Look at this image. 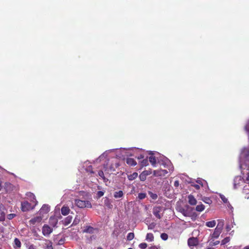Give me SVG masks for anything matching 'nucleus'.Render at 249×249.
Masks as SVG:
<instances>
[{
  "label": "nucleus",
  "mask_w": 249,
  "mask_h": 249,
  "mask_svg": "<svg viewBox=\"0 0 249 249\" xmlns=\"http://www.w3.org/2000/svg\"><path fill=\"white\" fill-rule=\"evenodd\" d=\"M223 225L224 222L223 221H220L218 223L213 233L211 235L212 238H217L219 237L220 234L222 232Z\"/></svg>",
  "instance_id": "1"
},
{
  "label": "nucleus",
  "mask_w": 249,
  "mask_h": 249,
  "mask_svg": "<svg viewBox=\"0 0 249 249\" xmlns=\"http://www.w3.org/2000/svg\"><path fill=\"white\" fill-rule=\"evenodd\" d=\"M75 205L79 208H91V204L89 201H84L80 199L75 200Z\"/></svg>",
  "instance_id": "2"
},
{
  "label": "nucleus",
  "mask_w": 249,
  "mask_h": 249,
  "mask_svg": "<svg viewBox=\"0 0 249 249\" xmlns=\"http://www.w3.org/2000/svg\"><path fill=\"white\" fill-rule=\"evenodd\" d=\"M168 173V171L166 170L160 169L157 170H154L153 171V175L155 177H164Z\"/></svg>",
  "instance_id": "3"
},
{
  "label": "nucleus",
  "mask_w": 249,
  "mask_h": 249,
  "mask_svg": "<svg viewBox=\"0 0 249 249\" xmlns=\"http://www.w3.org/2000/svg\"><path fill=\"white\" fill-rule=\"evenodd\" d=\"M243 183H244V180L241 176L236 177L234 179V188L237 189Z\"/></svg>",
  "instance_id": "4"
},
{
  "label": "nucleus",
  "mask_w": 249,
  "mask_h": 249,
  "mask_svg": "<svg viewBox=\"0 0 249 249\" xmlns=\"http://www.w3.org/2000/svg\"><path fill=\"white\" fill-rule=\"evenodd\" d=\"M152 173L151 169L148 170H145L143 171L139 176L140 180L142 181H144L146 179V177Z\"/></svg>",
  "instance_id": "5"
},
{
  "label": "nucleus",
  "mask_w": 249,
  "mask_h": 249,
  "mask_svg": "<svg viewBox=\"0 0 249 249\" xmlns=\"http://www.w3.org/2000/svg\"><path fill=\"white\" fill-rule=\"evenodd\" d=\"M53 231V229L48 225H44L42 228V233L44 235H49Z\"/></svg>",
  "instance_id": "6"
},
{
  "label": "nucleus",
  "mask_w": 249,
  "mask_h": 249,
  "mask_svg": "<svg viewBox=\"0 0 249 249\" xmlns=\"http://www.w3.org/2000/svg\"><path fill=\"white\" fill-rule=\"evenodd\" d=\"M32 209L31 204L27 201L23 202L21 203V210L23 212L28 211Z\"/></svg>",
  "instance_id": "7"
},
{
  "label": "nucleus",
  "mask_w": 249,
  "mask_h": 249,
  "mask_svg": "<svg viewBox=\"0 0 249 249\" xmlns=\"http://www.w3.org/2000/svg\"><path fill=\"white\" fill-rule=\"evenodd\" d=\"M161 210V208L160 206L155 207L153 209V213L154 215L159 219L161 218V216L160 214Z\"/></svg>",
  "instance_id": "8"
},
{
  "label": "nucleus",
  "mask_w": 249,
  "mask_h": 249,
  "mask_svg": "<svg viewBox=\"0 0 249 249\" xmlns=\"http://www.w3.org/2000/svg\"><path fill=\"white\" fill-rule=\"evenodd\" d=\"M42 219V217L40 216H37L30 220V223L33 225L40 223Z\"/></svg>",
  "instance_id": "9"
},
{
  "label": "nucleus",
  "mask_w": 249,
  "mask_h": 249,
  "mask_svg": "<svg viewBox=\"0 0 249 249\" xmlns=\"http://www.w3.org/2000/svg\"><path fill=\"white\" fill-rule=\"evenodd\" d=\"M188 202L190 205H195L196 204V202H197L196 200L193 195H189L188 196Z\"/></svg>",
  "instance_id": "10"
},
{
  "label": "nucleus",
  "mask_w": 249,
  "mask_h": 249,
  "mask_svg": "<svg viewBox=\"0 0 249 249\" xmlns=\"http://www.w3.org/2000/svg\"><path fill=\"white\" fill-rule=\"evenodd\" d=\"M197 241L196 238L191 237L188 240V244L190 246H194L197 245Z\"/></svg>",
  "instance_id": "11"
},
{
  "label": "nucleus",
  "mask_w": 249,
  "mask_h": 249,
  "mask_svg": "<svg viewBox=\"0 0 249 249\" xmlns=\"http://www.w3.org/2000/svg\"><path fill=\"white\" fill-rule=\"evenodd\" d=\"M249 156V149L244 148L241 152V158H247Z\"/></svg>",
  "instance_id": "12"
},
{
  "label": "nucleus",
  "mask_w": 249,
  "mask_h": 249,
  "mask_svg": "<svg viewBox=\"0 0 249 249\" xmlns=\"http://www.w3.org/2000/svg\"><path fill=\"white\" fill-rule=\"evenodd\" d=\"M61 212L63 215H67L70 213V209L69 207L63 206L61 209Z\"/></svg>",
  "instance_id": "13"
},
{
  "label": "nucleus",
  "mask_w": 249,
  "mask_h": 249,
  "mask_svg": "<svg viewBox=\"0 0 249 249\" xmlns=\"http://www.w3.org/2000/svg\"><path fill=\"white\" fill-rule=\"evenodd\" d=\"M243 193L245 194V198H249V185H246L244 186Z\"/></svg>",
  "instance_id": "14"
},
{
  "label": "nucleus",
  "mask_w": 249,
  "mask_h": 249,
  "mask_svg": "<svg viewBox=\"0 0 249 249\" xmlns=\"http://www.w3.org/2000/svg\"><path fill=\"white\" fill-rule=\"evenodd\" d=\"M72 220V217L71 215H69L66 217L64 220H63L62 222H63V224L65 226H67L69 224L71 223Z\"/></svg>",
  "instance_id": "15"
},
{
  "label": "nucleus",
  "mask_w": 249,
  "mask_h": 249,
  "mask_svg": "<svg viewBox=\"0 0 249 249\" xmlns=\"http://www.w3.org/2000/svg\"><path fill=\"white\" fill-rule=\"evenodd\" d=\"M94 230L95 229L91 226H86L83 230V232L93 233Z\"/></svg>",
  "instance_id": "16"
},
{
  "label": "nucleus",
  "mask_w": 249,
  "mask_h": 249,
  "mask_svg": "<svg viewBox=\"0 0 249 249\" xmlns=\"http://www.w3.org/2000/svg\"><path fill=\"white\" fill-rule=\"evenodd\" d=\"M57 222L58 220L55 217H51L49 219V223L53 227H55L56 226V225L57 223Z\"/></svg>",
  "instance_id": "17"
},
{
  "label": "nucleus",
  "mask_w": 249,
  "mask_h": 249,
  "mask_svg": "<svg viewBox=\"0 0 249 249\" xmlns=\"http://www.w3.org/2000/svg\"><path fill=\"white\" fill-rule=\"evenodd\" d=\"M126 162L130 166H135L137 164L136 161L132 158H127L126 160Z\"/></svg>",
  "instance_id": "18"
},
{
  "label": "nucleus",
  "mask_w": 249,
  "mask_h": 249,
  "mask_svg": "<svg viewBox=\"0 0 249 249\" xmlns=\"http://www.w3.org/2000/svg\"><path fill=\"white\" fill-rule=\"evenodd\" d=\"M124 196V193L122 191H119L118 192H115L114 194V197L115 198H119L123 197Z\"/></svg>",
  "instance_id": "19"
},
{
  "label": "nucleus",
  "mask_w": 249,
  "mask_h": 249,
  "mask_svg": "<svg viewBox=\"0 0 249 249\" xmlns=\"http://www.w3.org/2000/svg\"><path fill=\"white\" fill-rule=\"evenodd\" d=\"M138 175L137 173L134 172L133 174L128 175L127 178L129 180H133L137 178Z\"/></svg>",
  "instance_id": "20"
},
{
  "label": "nucleus",
  "mask_w": 249,
  "mask_h": 249,
  "mask_svg": "<svg viewBox=\"0 0 249 249\" xmlns=\"http://www.w3.org/2000/svg\"><path fill=\"white\" fill-rule=\"evenodd\" d=\"M216 224V222L215 220H213L211 221L207 222L206 223V225L210 228H213L215 226Z\"/></svg>",
  "instance_id": "21"
},
{
  "label": "nucleus",
  "mask_w": 249,
  "mask_h": 249,
  "mask_svg": "<svg viewBox=\"0 0 249 249\" xmlns=\"http://www.w3.org/2000/svg\"><path fill=\"white\" fill-rule=\"evenodd\" d=\"M80 221V217L78 215H76L73 221L72 224H71L72 226H75L79 223Z\"/></svg>",
  "instance_id": "22"
},
{
  "label": "nucleus",
  "mask_w": 249,
  "mask_h": 249,
  "mask_svg": "<svg viewBox=\"0 0 249 249\" xmlns=\"http://www.w3.org/2000/svg\"><path fill=\"white\" fill-rule=\"evenodd\" d=\"M141 168L147 166L148 164V161L147 159H144L140 162Z\"/></svg>",
  "instance_id": "23"
},
{
  "label": "nucleus",
  "mask_w": 249,
  "mask_h": 249,
  "mask_svg": "<svg viewBox=\"0 0 249 249\" xmlns=\"http://www.w3.org/2000/svg\"><path fill=\"white\" fill-rule=\"evenodd\" d=\"M146 239L149 241H152L154 240L153 234L151 233H148L146 235Z\"/></svg>",
  "instance_id": "24"
},
{
  "label": "nucleus",
  "mask_w": 249,
  "mask_h": 249,
  "mask_svg": "<svg viewBox=\"0 0 249 249\" xmlns=\"http://www.w3.org/2000/svg\"><path fill=\"white\" fill-rule=\"evenodd\" d=\"M149 160L150 162L152 164V165L155 166L156 163V160L155 157L150 156L149 158Z\"/></svg>",
  "instance_id": "25"
},
{
  "label": "nucleus",
  "mask_w": 249,
  "mask_h": 249,
  "mask_svg": "<svg viewBox=\"0 0 249 249\" xmlns=\"http://www.w3.org/2000/svg\"><path fill=\"white\" fill-rule=\"evenodd\" d=\"M205 206L203 204H200L198 205L196 208V211L198 212H202L203 210H204Z\"/></svg>",
  "instance_id": "26"
},
{
  "label": "nucleus",
  "mask_w": 249,
  "mask_h": 249,
  "mask_svg": "<svg viewBox=\"0 0 249 249\" xmlns=\"http://www.w3.org/2000/svg\"><path fill=\"white\" fill-rule=\"evenodd\" d=\"M14 243L17 247L20 248L21 247V242L17 238L14 240Z\"/></svg>",
  "instance_id": "27"
},
{
  "label": "nucleus",
  "mask_w": 249,
  "mask_h": 249,
  "mask_svg": "<svg viewBox=\"0 0 249 249\" xmlns=\"http://www.w3.org/2000/svg\"><path fill=\"white\" fill-rule=\"evenodd\" d=\"M134 238V233L133 232H130L127 236V240L128 241L132 240Z\"/></svg>",
  "instance_id": "28"
},
{
  "label": "nucleus",
  "mask_w": 249,
  "mask_h": 249,
  "mask_svg": "<svg viewBox=\"0 0 249 249\" xmlns=\"http://www.w3.org/2000/svg\"><path fill=\"white\" fill-rule=\"evenodd\" d=\"M203 201L205 203L208 204H211L212 203V200L209 197H204L203 199Z\"/></svg>",
  "instance_id": "29"
},
{
  "label": "nucleus",
  "mask_w": 249,
  "mask_h": 249,
  "mask_svg": "<svg viewBox=\"0 0 249 249\" xmlns=\"http://www.w3.org/2000/svg\"><path fill=\"white\" fill-rule=\"evenodd\" d=\"M148 194L153 199H156L158 198V196L156 194L153 193L150 191L148 192Z\"/></svg>",
  "instance_id": "30"
},
{
  "label": "nucleus",
  "mask_w": 249,
  "mask_h": 249,
  "mask_svg": "<svg viewBox=\"0 0 249 249\" xmlns=\"http://www.w3.org/2000/svg\"><path fill=\"white\" fill-rule=\"evenodd\" d=\"M146 196V194L145 193H139L138 194V198L140 199H143L145 198Z\"/></svg>",
  "instance_id": "31"
},
{
  "label": "nucleus",
  "mask_w": 249,
  "mask_h": 249,
  "mask_svg": "<svg viewBox=\"0 0 249 249\" xmlns=\"http://www.w3.org/2000/svg\"><path fill=\"white\" fill-rule=\"evenodd\" d=\"M160 237L163 240H166L168 239V236L165 233H162L160 235Z\"/></svg>",
  "instance_id": "32"
},
{
  "label": "nucleus",
  "mask_w": 249,
  "mask_h": 249,
  "mask_svg": "<svg viewBox=\"0 0 249 249\" xmlns=\"http://www.w3.org/2000/svg\"><path fill=\"white\" fill-rule=\"evenodd\" d=\"M230 241L229 237H226L221 241V245H225Z\"/></svg>",
  "instance_id": "33"
},
{
  "label": "nucleus",
  "mask_w": 249,
  "mask_h": 249,
  "mask_svg": "<svg viewBox=\"0 0 249 249\" xmlns=\"http://www.w3.org/2000/svg\"><path fill=\"white\" fill-rule=\"evenodd\" d=\"M220 197L224 203L228 202V199L224 195H220Z\"/></svg>",
  "instance_id": "34"
},
{
  "label": "nucleus",
  "mask_w": 249,
  "mask_h": 249,
  "mask_svg": "<svg viewBox=\"0 0 249 249\" xmlns=\"http://www.w3.org/2000/svg\"><path fill=\"white\" fill-rule=\"evenodd\" d=\"M16 216V214L15 213H11L7 215V218L9 220L12 219Z\"/></svg>",
  "instance_id": "35"
},
{
  "label": "nucleus",
  "mask_w": 249,
  "mask_h": 249,
  "mask_svg": "<svg viewBox=\"0 0 249 249\" xmlns=\"http://www.w3.org/2000/svg\"><path fill=\"white\" fill-rule=\"evenodd\" d=\"M105 155L104 154H102L101 156H99V157L96 160V161L97 162H99L101 161V160L104 158H105Z\"/></svg>",
  "instance_id": "36"
},
{
  "label": "nucleus",
  "mask_w": 249,
  "mask_h": 249,
  "mask_svg": "<svg viewBox=\"0 0 249 249\" xmlns=\"http://www.w3.org/2000/svg\"><path fill=\"white\" fill-rule=\"evenodd\" d=\"M147 244H146V243H141V244L139 245V247H140L141 249H145V248L147 247Z\"/></svg>",
  "instance_id": "37"
},
{
  "label": "nucleus",
  "mask_w": 249,
  "mask_h": 249,
  "mask_svg": "<svg viewBox=\"0 0 249 249\" xmlns=\"http://www.w3.org/2000/svg\"><path fill=\"white\" fill-rule=\"evenodd\" d=\"M181 213L185 216H189V214H188V213L187 212V211L184 209H182L181 210Z\"/></svg>",
  "instance_id": "38"
},
{
  "label": "nucleus",
  "mask_w": 249,
  "mask_h": 249,
  "mask_svg": "<svg viewBox=\"0 0 249 249\" xmlns=\"http://www.w3.org/2000/svg\"><path fill=\"white\" fill-rule=\"evenodd\" d=\"M104 194V192H103V191H98L97 192V196L99 198H100L101 196H103Z\"/></svg>",
  "instance_id": "39"
},
{
  "label": "nucleus",
  "mask_w": 249,
  "mask_h": 249,
  "mask_svg": "<svg viewBox=\"0 0 249 249\" xmlns=\"http://www.w3.org/2000/svg\"><path fill=\"white\" fill-rule=\"evenodd\" d=\"M43 210H46L47 212H48L49 207L47 206L44 205L41 209V212Z\"/></svg>",
  "instance_id": "40"
},
{
  "label": "nucleus",
  "mask_w": 249,
  "mask_h": 249,
  "mask_svg": "<svg viewBox=\"0 0 249 249\" xmlns=\"http://www.w3.org/2000/svg\"><path fill=\"white\" fill-rule=\"evenodd\" d=\"M98 175L101 177L102 178H104L105 177L104 173L103 171L100 170L98 172Z\"/></svg>",
  "instance_id": "41"
},
{
  "label": "nucleus",
  "mask_w": 249,
  "mask_h": 249,
  "mask_svg": "<svg viewBox=\"0 0 249 249\" xmlns=\"http://www.w3.org/2000/svg\"><path fill=\"white\" fill-rule=\"evenodd\" d=\"M45 249H53L52 243L50 242L46 246V248Z\"/></svg>",
  "instance_id": "42"
},
{
  "label": "nucleus",
  "mask_w": 249,
  "mask_h": 249,
  "mask_svg": "<svg viewBox=\"0 0 249 249\" xmlns=\"http://www.w3.org/2000/svg\"><path fill=\"white\" fill-rule=\"evenodd\" d=\"M245 130L249 132V121L248 123V124H247V125L245 126Z\"/></svg>",
  "instance_id": "43"
},
{
  "label": "nucleus",
  "mask_w": 249,
  "mask_h": 249,
  "mask_svg": "<svg viewBox=\"0 0 249 249\" xmlns=\"http://www.w3.org/2000/svg\"><path fill=\"white\" fill-rule=\"evenodd\" d=\"M174 186L176 187H178L179 185V181L178 180H176L174 182Z\"/></svg>",
  "instance_id": "44"
},
{
  "label": "nucleus",
  "mask_w": 249,
  "mask_h": 249,
  "mask_svg": "<svg viewBox=\"0 0 249 249\" xmlns=\"http://www.w3.org/2000/svg\"><path fill=\"white\" fill-rule=\"evenodd\" d=\"M154 227L155 225L153 223H152L148 226V229H152Z\"/></svg>",
  "instance_id": "45"
},
{
  "label": "nucleus",
  "mask_w": 249,
  "mask_h": 249,
  "mask_svg": "<svg viewBox=\"0 0 249 249\" xmlns=\"http://www.w3.org/2000/svg\"><path fill=\"white\" fill-rule=\"evenodd\" d=\"M5 220V215H2L0 216V221H3Z\"/></svg>",
  "instance_id": "46"
},
{
  "label": "nucleus",
  "mask_w": 249,
  "mask_h": 249,
  "mask_svg": "<svg viewBox=\"0 0 249 249\" xmlns=\"http://www.w3.org/2000/svg\"><path fill=\"white\" fill-rule=\"evenodd\" d=\"M193 186L197 190H198L200 188V186L198 184H194V185H193Z\"/></svg>",
  "instance_id": "47"
},
{
  "label": "nucleus",
  "mask_w": 249,
  "mask_h": 249,
  "mask_svg": "<svg viewBox=\"0 0 249 249\" xmlns=\"http://www.w3.org/2000/svg\"><path fill=\"white\" fill-rule=\"evenodd\" d=\"M196 182L198 183L199 184H200L202 186H203L202 182L201 180H197L196 181Z\"/></svg>",
  "instance_id": "48"
},
{
  "label": "nucleus",
  "mask_w": 249,
  "mask_h": 249,
  "mask_svg": "<svg viewBox=\"0 0 249 249\" xmlns=\"http://www.w3.org/2000/svg\"><path fill=\"white\" fill-rule=\"evenodd\" d=\"M219 243V241H216L213 242V243L212 245L215 246V245H218Z\"/></svg>",
  "instance_id": "49"
},
{
  "label": "nucleus",
  "mask_w": 249,
  "mask_h": 249,
  "mask_svg": "<svg viewBox=\"0 0 249 249\" xmlns=\"http://www.w3.org/2000/svg\"><path fill=\"white\" fill-rule=\"evenodd\" d=\"M105 204H106V206H107L108 208H111L112 205H111L110 203H106Z\"/></svg>",
  "instance_id": "50"
},
{
  "label": "nucleus",
  "mask_w": 249,
  "mask_h": 249,
  "mask_svg": "<svg viewBox=\"0 0 249 249\" xmlns=\"http://www.w3.org/2000/svg\"><path fill=\"white\" fill-rule=\"evenodd\" d=\"M102 179H103L104 182H107L108 180V179L105 177L103 178Z\"/></svg>",
  "instance_id": "51"
},
{
  "label": "nucleus",
  "mask_w": 249,
  "mask_h": 249,
  "mask_svg": "<svg viewBox=\"0 0 249 249\" xmlns=\"http://www.w3.org/2000/svg\"><path fill=\"white\" fill-rule=\"evenodd\" d=\"M5 186H7V187L10 186L11 185V184L10 183H9V182H6L5 183Z\"/></svg>",
  "instance_id": "52"
},
{
  "label": "nucleus",
  "mask_w": 249,
  "mask_h": 249,
  "mask_svg": "<svg viewBox=\"0 0 249 249\" xmlns=\"http://www.w3.org/2000/svg\"><path fill=\"white\" fill-rule=\"evenodd\" d=\"M226 229L228 231H229L231 230V228H230V226H229V225H227Z\"/></svg>",
  "instance_id": "53"
},
{
  "label": "nucleus",
  "mask_w": 249,
  "mask_h": 249,
  "mask_svg": "<svg viewBox=\"0 0 249 249\" xmlns=\"http://www.w3.org/2000/svg\"><path fill=\"white\" fill-rule=\"evenodd\" d=\"M150 249H158L156 246L151 247Z\"/></svg>",
  "instance_id": "54"
},
{
  "label": "nucleus",
  "mask_w": 249,
  "mask_h": 249,
  "mask_svg": "<svg viewBox=\"0 0 249 249\" xmlns=\"http://www.w3.org/2000/svg\"><path fill=\"white\" fill-rule=\"evenodd\" d=\"M29 249H36L33 245L29 247Z\"/></svg>",
  "instance_id": "55"
},
{
  "label": "nucleus",
  "mask_w": 249,
  "mask_h": 249,
  "mask_svg": "<svg viewBox=\"0 0 249 249\" xmlns=\"http://www.w3.org/2000/svg\"><path fill=\"white\" fill-rule=\"evenodd\" d=\"M29 194L31 196H33V199H35V195L34 194H32L31 193H29Z\"/></svg>",
  "instance_id": "56"
},
{
  "label": "nucleus",
  "mask_w": 249,
  "mask_h": 249,
  "mask_svg": "<svg viewBox=\"0 0 249 249\" xmlns=\"http://www.w3.org/2000/svg\"><path fill=\"white\" fill-rule=\"evenodd\" d=\"M1 189H2V181L0 179V191L1 190Z\"/></svg>",
  "instance_id": "57"
},
{
  "label": "nucleus",
  "mask_w": 249,
  "mask_h": 249,
  "mask_svg": "<svg viewBox=\"0 0 249 249\" xmlns=\"http://www.w3.org/2000/svg\"><path fill=\"white\" fill-rule=\"evenodd\" d=\"M143 156L142 155H140V156L138 157L139 159H143Z\"/></svg>",
  "instance_id": "58"
},
{
  "label": "nucleus",
  "mask_w": 249,
  "mask_h": 249,
  "mask_svg": "<svg viewBox=\"0 0 249 249\" xmlns=\"http://www.w3.org/2000/svg\"><path fill=\"white\" fill-rule=\"evenodd\" d=\"M247 180H249V172L248 173V177L247 178Z\"/></svg>",
  "instance_id": "59"
},
{
  "label": "nucleus",
  "mask_w": 249,
  "mask_h": 249,
  "mask_svg": "<svg viewBox=\"0 0 249 249\" xmlns=\"http://www.w3.org/2000/svg\"><path fill=\"white\" fill-rule=\"evenodd\" d=\"M5 215L4 213L3 212H1V215Z\"/></svg>",
  "instance_id": "60"
},
{
  "label": "nucleus",
  "mask_w": 249,
  "mask_h": 249,
  "mask_svg": "<svg viewBox=\"0 0 249 249\" xmlns=\"http://www.w3.org/2000/svg\"><path fill=\"white\" fill-rule=\"evenodd\" d=\"M245 249H249V247H247L246 248H245Z\"/></svg>",
  "instance_id": "61"
},
{
  "label": "nucleus",
  "mask_w": 249,
  "mask_h": 249,
  "mask_svg": "<svg viewBox=\"0 0 249 249\" xmlns=\"http://www.w3.org/2000/svg\"><path fill=\"white\" fill-rule=\"evenodd\" d=\"M97 249H102V248H101V247H98V248H97Z\"/></svg>",
  "instance_id": "62"
},
{
  "label": "nucleus",
  "mask_w": 249,
  "mask_h": 249,
  "mask_svg": "<svg viewBox=\"0 0 249 249\" xmlns=\"http://www.w3.org/2000/svg\"><path fill=\"white\" fill-rule=\"evenodd\" d=\"M207 249H214V248H208Z\"/></svg>",
  "instance_id": "63"
},
{
  "label": "nucleus",
  "mask_w": 249,
  "mask_h": 249,
  "mask_svg": "<svg viewBox=\"0 0 249 249\" xmlns=\"http://www.w3.org/2000/svg\"><path fill=\"white\" fill-rule=\"evenodd\" d=\"M133 249L130 248H129V249Z\"/></svg>",
  "instance_id": "64"
}]
</instances>
